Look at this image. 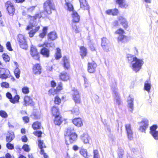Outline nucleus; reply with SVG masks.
Wrapping results in <instances>:
<instances>
[{"instance_id": "1", "label": "nucleus", "mask_w": 158, "mask_h": 158, "mask_svg": "<svg viewBox=\"0 0 158 158\" xmlns=\"http://www.w3.org/2000/svg\"><path fill=\"white\" fill-rule=\"evenodd\" d=\"M127 58L132 71L136 73L139 72L144 64L143 60L131 55H128Z\"/></svg>"}, {"instance_id": "2", "label": "nucleus", "mask_w": 158, "mask_h": 158, "mask_svg": "<svg viewBox=\"0 0 158 158\" xmlns=\"http://www.w3.org/2000/svg\"><path fill=\"white\" fill-rule=\"evenodd\" d=\"M40 18V16L39 14H37L35 16L31 17L30 24L26 28L27 30H31L29 32L30 37H33L35 33L39 30L40 27L36 24L35 20L37 18L39 19Z\"/></svg>"}, {"instance_id": "3", "label": "nucleus", "mask_w": 158, "mask_h": 158, "mask_svg": "<svg viewBox=\"0 0 158 158\" xmlns=\"http://www.w3.org/2000/svg\"><path fill=\"white\" fill-rule=\"evenodd\" d=\"M66 139L69 141L70 143H72L77 139V135L75 133L73 127H68L65 134Z\"/></svg>"}, {"instance_id": "4", "label": "nucleus", "mask_w": 158, "mask_h": 158, "mask_svg": "<svg viewBox=\"0 0 158 158\" xmlns=\"http://www.w3.org/2000/svg\"><path fill=\"white\" fill-rule=\"evenodd\" d=\"M48 40L45 41L44 44L39 45V47H42L44 46L48 48H52L54 47V44L52 42L50 43L49 41L50 40H53L57 38V35L56 32L55 31L50 32L48 35Z\"/></svg>"}, {"instance_id": "5", "label": "nucleus", "mask_w": 158, "mask_h": 158, "mask_svg": "<svg viewBox=\"0 0 158 158\" xmlns=\"http://www.w3.org/2000/svg\"><path fill=\"white\" fill-rule=\"evenodd\" d=\"M17 39L21 48L25 50L27 49L28 45L26 37L24 35L21 34H19Z\"/></svg>"}, {"instance_id": "6", "label": "nucleus", "mask_w": 158, "mask_h": 158, "mask_svg": "<svg viewBox=\"0 0 158 158\" xmlns=\"http://www.w3.org/2000/svg\"><path fill=\"white\" fill-rule=\"evenodd\" d=\"M44 10L48 14L51 13L52 10L55 9V6L53 0H47L44 4Z\"/></svg>"}, {"instance_id": "7", "label": "nucleus", "mask_w": 158, "mask_h": 158, "mask_svg": "<svg viewBox=\"0 0 158 158\" xmlns=\"http://www.w3.org/2000/svg\"><path fill=\"white\" fill-rule=\"evenodd\" d=\"M111 89L113 91V96L114 98V102L117 105H119L121 103L119 95L118 92V89L114 85L111 86Z\"/></svg>"}, {"instance_id": "8", "label": "nucleus", "mask_w": 158, "mask_h": 158, "mask_svg": "<svg viewBox=\"0 0 158 158\" xmlns=\"http://www.w3.org/2000/svg\"><path fill=\"white\" fill-rule=\"evenodd\" d=\"M5 6L8 12V14L10 16H13L14 14L15 10L13 4L10 1H8L6 3Z\"/></svg>"}, {"instance_id": "9", "label": "nucleus", "mask_w": 158, "mask_h": 158, "mask_svg": "<svg viewBox=\"0 0 158 158\" xmlns=\"http://www.w3.org/2000/svg\"><path fill=\"white\" fill-rule=\"evenodd\" d=\"M72 98L75 103H80L81 102L80 94L77 89L74 88L72 92Z\"/></svg>"}, {"instance_id": "10", "label": "nucleus", "mask_w": 158, "mask_h": 158, "mask_svg": "<svg viewBox=\"0 0 158 158\" xmlns=\"http://www.w3.org/2000/svg\"><path fill=\"white\" fill-rule=\"evenodd\" d=\"M148 120L147 119H143L140 123L139 130L142 132H145L146 129L148 127Z\"/></svg>"}, {"instance_id": "11", "label": "nucleus", "mask_w": 158, "mask_h": 158, "mask_svg": "<svg viewBox=\"0 0 158 158\" xmlns=\"http://www.w3.org/2000/svg\"><path fill=\"white\" fill-rule=\"evenodd\" d=\"M134 99L129 96L127 99V106L129 110L132 112L134 109Z\"/></svg>"}, {"instance_id": "12", "label": "nucleus", "mask_w": 158, "mask_h": 158, "mask_svg": "<svg viewBox=\"0 0 158 158\" xmlns=\"http://www.w3.org/2000/svg\"><path fill=\"white\" fill-rule=\"evenodd\" d=\"M0 74L1 78L6 79L10 74V72L7 69L0 68Z\"/></svg>"}, {"instance_id": "13", "label": "nucleus", "mask_w": 158, "mask_h": 158, "mask_svg": "<svg viewBox=\"0 0 158 158\" xmlns=\"http://www.w3.org/2000/svg\"><path fill=\"white\" fill-rule=\"evenodd\" d=\"M97 64L94 62L88 63V71L90 73L94 72L97 67Z\"/></svg>"}, {"instance_id": "14", "label": "nucleus", "mask_w": 158, "mask_h": 158, "mask_svg": "<svg viewBox=\"0 0 158 158\" xmlns=\"http://www.w3.org/2000/svg\"><path fill=\"white\" fill-rule=\"evenodd\" d=\"M30 53L32 56L36 60L39 59V53L36 48L34 47H31L30 50Z\"/></svg>"}, {"instance_id": "15", "label": "nucleus", "mask_w": 158, "mask_h": 158, "mask_svg": "<svg viewBox=\"0 0 158 158\" xmlns=\"http://www.w3.org/2000/svg\"><path fill=\"white\" fill-rule=\"evenodd\" d=\"M80 7L84 10H89V6L86 0H79Z\"/></svg>"}, {"instance_id": "16", "label": "nucleus", "mask_w": 158, "mask_h": 158, "mask_svg": "<svg viewBox=\"0 0 158 158\" xmlns=\"http://www.w3.org/2000/svg\"><path fill=\"white\" fill-rule=\"evenodd\" d=\"M125 128L127 134L128 139H131L132 138V131L130 124L125 125Z\"/></svg>"}, {"instance_id": "17", "label": "nucleus", "mask_w": 158, "mask_h": 158, "mask_svg": "<svg viewBox=\"0 0 158 158\" xmlns=\"http://www.w3.org/2000/svg\"><path fill=\"white\" fill-rule=\"evenodd\" d=\"M81 138L84 144L89 143V141L90 139V138L88 134H83L81 135Z\"/></svg>"}, {"instance_id": "18", "label": "nucleus", "mask_w": 158, "mask_h": 158, "mask_svg": "<svg viewBox=\"0 0 158 158\" xmlns=\"http://www.w3.org/2000/svg\"><path fill=\"white\" fill-rule=\"evenodd\" d=\"M33 69V72L35 74L39 75L41 73V68L39 64L34 65Z\"/></svg>"}, {"instance_id": "19", "label": "nucleus", "mask_w": 158, "mask_h": 158, "mask_svg": "<svg viewBox=\"0 0 158 158\" xmlns=\"http://www.w3.org/2000/svg\"><path fill=\"white\" fill-rule=\"evenodd\" d=\"M151 87V84L150 80H147L144 83V89L149 93L150 92Z\"/></svg>"}, {"instance_id": "20", "label": "nucleus", "mask_w": 158, "mask_h": 158, "mask_svg": "<svg viewBox=\"0 0 158 158\" xmlns=\"http://www.w3.org/2000/svg\"><path fill=\"white\" fill-rule=\"evenodd\" d=\"M40 53L44 56L48 57L50 56V51L48 48L44 47L41 49Z\"/></svg>"}, {"instance_id": "21", "label": "nucleus", "mask_w": 158, "mask_h": 158, "mask_svg": "<svg viewBox=\"0 0 158 158\" xmlns=\"http://www.w3.org/2000/svg\"><path fill=\"white\" fill-rule=\"evenodd\" d=\"M116 2L119 4V6L122 8H127L128 5L124 0H116Z\"/></svg>"}, {"instance_id": "22", "label": "nucleus", "mask_w": 158, "mask_h": 158, "mask_svg": "<svg viewBox=\"0 0 158 158\" xmlns=\"http://www.w3.org/2000/svg\"><path fill=\"white\" fill-rule=\"evenodd\" d=\"M59 77L63 81H67L69 79V75L66 73L63 72L60 73Z\"/></svg>"}, {"instance_id": "23", "label": "nucleus", "mask_w": 158, "mask_h": 158, "mask_svg": "<svg viewBox=\"0 0 158 158\" xmlns=\"http://www.w3.org/2000/svg\"><path fill=\"white\" fill-rule=\"evenodd\" d=\"M72 122L75 125L78 127H80L83 125L82 121L80 118H75L73 120Z\"/></svg>"}, {"instance_id": "24", "label": "nucleus", "mask_w": 158, "mask_h": 158, "mask_svg": "<svg viewBox=\"0 0 158 158\" xmlns=\"http://www.w3.org/2000/svg\"><path fill=\"white\" fill-rule=\"evenodd\" d=\"M73 18V20L75 23L78 22L80 20V16L78 13L76 11H73L72 15Z\"/></svg>"}, {"instance_id": "25", "label": "nucleus", "mask_w": 158, "mask_h": 158, "mask_svg": "<svg viewBox=\"0 0 158 158\" xmlns=\"http://www.w3.org/2000/svg\"><path fill=\"white\" fill-rule=\"evenodd\" d=\"M64 62V69H68L70 68V64L68 59L66 57L64 56L63 58Z\"/></svg>"}, {"instance_id": "26", "label": "nucleus", "mask_w": 158, "mask_h": 158, "mask_svg": "<svg viewBox=\"0 0 158 158\" xmlns=\"http://www.w3.org/2000/svg\"><path fill=\"white\" fill-rule=\"evenodd\" d=\"M80 154L83 157L85 158L88 157L89 156L88 155V152L86 149L81 147L80 150Z\"/></svg>"}, {"instance_id": "27", "label": "nucleus", "mask_w": 158, "mask_h": 158, "mask_svg": "<svg viewBox=\"0 0 158 158\" xmlns=\"http://www.w3.org/2000/svg\"><path fill=\"white\" fill-rule=\"evenodd\" d=\"M32 99L29 97L26 96L24 98V105L25 106L30 105L32 103Z\"/></svg>"}, {"instance_id": "28", "label": "nucleus", "mask_w": 158, "mask_h": 158, "mask_svg": "<svg viewBox=\"0 0 158 158\" xmlns=\"http://www.w3.org/2000/svg\"><path fill=\"white\" fill-rule=\"evenodd\" d=\"M80 53L81 56L83 57L86 56L87 53V51L86 48L83 46L80 47Z\"/></svg>"}, {"instance_id": "29", "label": "nucleus", "mask_w": 158, "mask_h": 158, "mask_svg": "<svg viewBox=\"0 0 158 158\" xmlns=\"http://www.w3.org/2000/svg\"><path fill=\"white\" fill-rule=\"evenodd\" d=\"M106 13L108 15H116L118 13V10L116 9L108 10L106 11Z\"/></svg>"}, {"instance_id": "30", "label": "nucleus", "mask_w": 158, "mask_h": 158, "mask_svg": "<svg viewBox=\"0 0 158 158\" xmlns=\"http://www.w3.org/2000/svg\"><path fill=\"white\" fill-rule=\"evenodd\" d=\"M51 111L53 116H56L59 114L58 109L55 106H53L52 108Z\"/></svg>"}, {"instance_id": "31", "label": "nucleus", "mask_w": 158, "mask_h": 158, "mask_svg": "<svg viewBox=\"0 0 158 158\" xmlns=\"http://www.w3.org/2000/svg\"><path fill=\"white\" fill-rule=\"evenodd\" d=\"M127 37L123 35H119L118 37V41L124 42L127 41Z\"/></svg>"}, {"instance_id": "32", "label": "nucleus", "mask_w": 158, "mask_h": 158, "mask_svg": "<svg viewBox=\"0 0 158 158\" xmlns=\"http://www.w3.org/2000/svg\"><path fill=\"white\" fill-rule=\"evenodd\" d=\"M62 123V118L59 115L55 116L54 123L56 125H60Z\"/></svg>"}, {"instance_id": "33", "label": "nucleus", "mask_w": 158, "mask_h": 158, "mask_svg": "<svg viewBox=\"0 0 158 158\" xmlns=\"http://www.w3.org/2000/svg\"><path fill=\"white\" fill-rule=\"evenodd\" d=\"M66 8L69 11H73L74 9L73 5L70 3L66 2L65 3Z\"/></svg>"}, {"instance_id": "34", "label": "nucleus", "mask_w": 158, "mask_h": 158, "mask_svg": "<svg viewBox=\"0 0 158 158\" xmlns=\"http://www.w3.org/2000/svg\"><path fill=\"white\" fill-rule=\"evenodd\" d=\"M14 136L13 133L9 134L6 136V140L8 142H10L14 138Z\"/></svg>"}, {"instance_id": "35", "label": "nucleus", "mask_w": 158, "mask_h": 158, "mask_svg": "<svg viewBox=\"0 0 158 158\" xmlns=\"http://www.w3.org/2000/svg\"><path fill=\"white\" fill-rule=\"evenodd\" d=\"M72 113L75 115H77L79 114V110L77 106H75L71 110Z\"/></svg>"}, {"instance_id": "36", "label": "nucleus", "mask_w": 158, "mask_h": 158, "mask_svg": "<svg viewBox=\"0 0 158 158\" xmlns=\"http://www.w3.org/2000/svg\"><path fill=\"white\" fill-rule=\"evenodd\" d=\"M15 75L17 79L19 78L20 77V70L19 68H15L14 71Z\"/></svg>"}, {"instance_id": "37", "label": "nucleus", "mask_w": 158, "mask_h": 158, "mask_svg": "<svg viewBox=\"0 0 158 158\" xmlns=\"http://www.w3.org/2000/svg\"><path fill=\"white\" fill-rule=\"evenodd\" d=\"M47 29L48 28L47 27H44L43 29V32L39 35V36L42 38H44L47 34Z\"/></svg>"}, {"instance_id": "38", "label": "nucleus", "mask_w": 158, "mask_h": 158, "mask_svg": "<svg viewBox=\"0 0 158 158\" xmlns=\"http://www.w3.org/2000/svg\"><path fill=\"white\" fill-rule=\"evenodd\" d=\"M61 50L60 49L58 48H56V53L55 58L56 59L60 58L61 57Z\"/></svg>"}, {"instance_id": "39", "label": "nucleus", "mask_w": 158, "mask_h": 158, "mask_svg": "<svg viewBox=\"0 0 158 158\" xmlns=\"http://www.w3.org/2000/svg\"><path fill=\"white\" fill-rule=\"evenodd\" d=\"M40 123L38 122L34 123L32 125V127L35 130L37 129H40Z\"/></svg>"}, {"instance_id": "40", "label": "nucleus", "mask_w": 158, "mask_h": 158, "mask_svg": "<svg viewBox=\"0 0 158 158\" xmlns=\"http://www.w3.org/2000/svg\"><path fill=\"white\" fill-rule=\"evenodd\" d=\"M110 44L109 43V41L105 37H103L102 39V46L103 47L105 46V45Z\"/></svg>"}, {"instance_id": "41", "label": "nucleus", "mask_w": 158, "mask_h": 158, "mask_svg": "<svg viewBox=\"0 0 158 158\" xmlns=\"http://www.w3.org/2000/svg\"><path fill=\"white\" fill-rule=\"evenodd\" d=\"M19 99V97L18 95H16L14 98L10 99V101L13 103L18 102Z\"/></svg>"}, {"instance_id": "42", "label": "nucleus", "mask_w": 158, "mask_h": 158, "mask_svg": "<svg viewBox=\"0 0 158 158\" xmlns=\"http://www.w3.org/2000/svg\"><path fill=\"white\" fill-rule=\"evenodd\" d=\"M157 127V125H154L150 127V133L151 134H153L156 131H156V129Z\"/></svg>"}, {"instance_id": "43", "label": "nucleus", "mask_w": 158, "mask_h": 158, "mask_svg": "<svg viewBox=\"0 0 158 158\" xmlns=\"http://www.w3.org/2000/svg\"><path fill=\"white\" fill-rule=\"evenodd\" d=\"M2 57L3 60L6 62H9L10 60V57L6 53H3L2 55Z\"/></svg>"}, {"instance_id": "44", "label": "nucleus", "mask_w": 158, "mask_h": 158, "mask_svg": "<svg viewBox=\"0 0 158 158\" xmlns=\"http://www.w3.org/2000/svg\"><path fill=\"white\" fill-rule=\"evenodd\" d=\"M38 141L39 147L40 149L45 147L43 141L41 140L39 138L38 139Z\"/></svg>"}, {"instance_id": "45", "label": "nucleus", "mask_w": 158, "mask_h": 158, "mask_svg": "<svg viewBox=\"0 0 158 158\" xmlns=\"http://www.w3.org/2000/svg\"><path fill=\"white\" fill-rule=\"evenodd\" d=\"M103 49L106 52L110 51L111 48V45L110 44H109L107 45H105V46L102 47Z\"/></svg>"}, {"instance_id": "46", "label": "nucleus", "mask_w": 158, "mask_h": 158, "mask_svg": "<svg viewBox=\"0 0 158 158\" xmlns=\"http://www.w3.org/2000/svg\"><path fill=\"white\" fill-rule=\"evenodd\" d=\"M118 158H123V156L124 154V150L122 149H119L118 151Z\"/></svg>"}, {"instance_id": "47", "label": "nucleus", "mask_w": 158, "mask_h": 158, "mask_svg": "<svg viewBox=\"0 0 158 158\" xmlns=\"http://www.w3.org/2000/svg\"><path fill=\"white\" fill-rule=\"evenodd\" d=\"M22 92L25 94H27L29 92V88L27 86H24L22 89Z\"/></svg>"}, {"instance_id": "48", "label": "nucleus", "mask_w": 158, "mask_h": 158, "mask_svg": "<svg viewBox=\"0 0 158 158\" xmlns=\"http://www.w3.org/2000/svg\"><path fill=\"white\" fill-rule=\"evenodd\" d=\"M72 28L73 31L75 33H77L79 32V31L78 29V28L76 26V24L74 23L72 24Z\"/></svg>"}, {"instance_id": "49", "label": "nucleus", "mask_w": 158, "mask_h": 158, "mask_svg": "<svg viewBox=\"0 0 158 158\" xmlns=\"http://www.w3.org/2000/svg\"><path fill=\"white\" fill-rule=\"evenodd\" d=\"M94 158H100L98 152L97 150H94L93 151Z\"/></svg>"}, {"instance_id": "50", "label": "nucleus", "mask_w": 158, "mask_h": 158, "mask_svg": "<svg viewBox=\"0 0 158 158\" xmlns=\"http://www.w3.org/2000/svg\"><path fill=\"white\" fill-rule=\"evenodd\" d=\"M118 22L122 24V23H124L125 22L127 21L126 19L124 18L122 16H119L118 18Z\"/></svg>"}, {"instance_id": "51", "label": "nucleus", "mask_w": 158, "mask_h": 158, "mask_svg": "<svg viewBox=\"0 0 158 158\" xmlns=\"http://www.w3.org/2000/svg\"><path fill=\"white\" fill-rule=\"evenodd\" d=\"M0 115L2 117L6 118L7 117V114L4 111L1 110L0 111Z\"/></svg>"}, {"instance_id": "52", "label": "nucleus", "mask_w": 158, "mask_h": 158, "mask_svg": "<svg viewBox=\"0 0 158 158\" xmlns=\"http://www.w3.org/2000/svg\"><path fill=\"white\" fill-rule=\"evenodd\" d=\"M124 33V31L122 29L120 28L117 30L115 32V33L116 34H118L119 35H122Z\"/></svg>"}, {"instance_id": "53", "label": "nucleus", "mask_w": 158, "mask_h": 158, "mask_svg": "<svg viewBox=\"0 0 158 158\" xmlns=\"http://www.w3.org/2000/svg\"><path fill=\"white\" fill-rule=\"evenodd\" d=\"M84 83V85L85 88H87L89 86L88 81L87 78L84 76L83 77Z\"/></svg>"}, {"instance_id": "54", "label": "nucleus", "mask_w": 158, "mask_h": 158, "mask_svg": "<svg viewBox=\"0 0 158 158\" xmlns=\"http://www.w3.org/2000/svg\"><path fill=\"white\" fill-rule=\"evenodd\" d=\"M61 100L57 96L56 97L55 99V103L56 104H59L60 103Z\"/></svg>"}, {"instance_id": "55", "label": "nucleus", "mask_w": 158, "mask_h": 158, "mask_svg": "<svg viewBox=\"0 0 158 158\" xmlns=\"http://www.w3.org/2000/svg\"><path fill=\"white\" fill-rule=\"evenodd\" d=\"M23 148L26 152H29L30 150V148L29 146L27 144L24 145L23 147Z\"/></svg>"}, {"instance_id": "56", "label": "nucleus", "mask_w": 158, "mask_h": 158, "mask_svg": "<svg viewBox=\"0 0 158 158\" xmlns=\"http://www.w3.org/2000/svg\"><path fill=\"white\" fill-rule=\"evenodd\" d=\"M7 49L10 51H12L13 49L11 47V45L9 42H8L6 44Z\"/></svg>"}, {"instance_id": "57", "label": "nucleus", "mask_w": 158, "mask_h": 158, "mask_svg": "<svg viewBox=\"0 0 158 158\" xmlns=\"http://www.w3.org/2000/svg\"><path fill=\"white\" fill-rule=\"evenodd\" d=\"M6 147L9 149L12 150L14 148V146L13 144L8 142L6 145Z\"/></svg>"}, {"instance_id": "58", "label": "nucleus", "mask_w": 158, "mask_h": 158, "mask_svg": "<svg viewBox=\"0 0 158 158\" xmlns=\"http://www.w3.org/2000/svg\"><path fill=\"white\" fill-rule=\"evenodd\" d=\"M154 139L156 140H158V131L155 132L153 134H151Z\"/></svg>"}, {"instance_id": "59", "label": "nucleus", "mask_w": 158, "mask_h": 158, "mask_svg": "<svg viewBox=\"0 0 158 158\" xmlns=\"http://www.w3.org/2000/svg\"><path fill=\"white\" fill-rule=\"evenodd\" d=\"M42 132L40 131H37L34 132V134L38 137H40L41 136Z\"/></svg>"}, {"instance_id": "60", "label": "nucleus", "mask_w": 158, "mask_h": 158, "mask_svg": "<svg viewBox=\"0 0 158 158\" xmlns=\"http://www.w3.org/2000/svg\"><path fill=\"white\" fill-rule=\"evenodd\" d=\"M48 94L50 95L52 94L54 95L55 93H56V90L51 89H50L48 92Z\"/></svg>"}, {"instance_id": "61", "label": "nucleus", "mask_w": 158, "mask_h": 158, "mask_svg": "<svg viewBox=\"0 0 158 158\" xmlns=\"http://www.w3.org/2000/svg\"><path fill=\"white\" fill-rule=\"evenodd\" d=\"M1 85L2 87L7 88L9 87V84L6 82H3L1 84Z\"/></svg>"}, {"instance_id": "62", "label": "nucleus", "mask_w": 158, "mask_h": 158, "mask_svg": "<svg viewBox=\"0 0 158 158\" xmlns=\"http://www.w3.org/2000/svg\"><path fill=\"white\" fill-rule=\"evenodd\" d=\"M62 84L60 83L58 85V86L56 87V91H59L61 90L62 89Z\"/></svg>"}, {"instance_id": "63", "label": "nucleus", "mask_w": 158, "mask_h": 158, "mask_svg": "<svg viewBox=\"0 0 158 158\" xmlns=\"http://www.w3.org/2000/svg\"><path fill=\"white\" fill-rule=\"evenodd\" d=\"M22 141L24 142H26L27 140V137L26 135H24L22 137Z\"/></svg>"}, {"instance_id": "64", "label": "nucleus", "mask_w": 158, "mask_h": 158, "mask_svg": "<svg viewBox=\"0 0 158 158\" xmlns=\"http://www.w3.org/2000/svg\"><path fill=\"white\" fill-rule=\"evenodd\" d=\"M23 121L26 123H27L28 122L29 119V118L27 116H25L23 118Z\"/></svg>"}]
</instances>
